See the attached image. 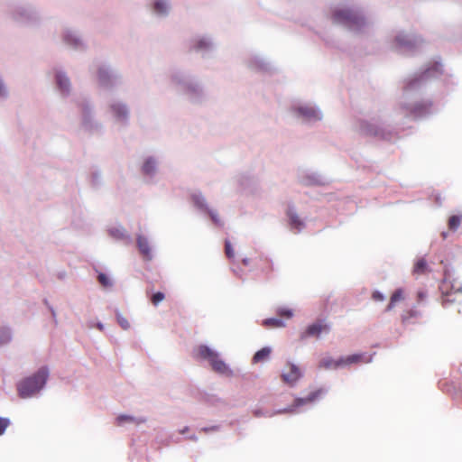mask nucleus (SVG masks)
Returning <instances> with one entry per match:
<instances>
[{
    "label": "nucleus",
    "mask_w": 462,
    "mask_h": 462,
    "mask_svg": "<svg viewBox=\"0 0 462 462\" xmlns=\"http://www.w3.org/2000/svg\"><path fill=\"white\" fill-rule=\"evenodd\" d=\"M51 314L53 317H55L56 313H55L54 310H51Z\"/></svg>",
    "instance_id": "obj_50"
},
{
    "label": "nucleus",
    "mask_w": 462,
    "mask_h": 462,
    "mask_svg": "<svg viewBox=\"0 0 462 462\" xmlns=\"http://www.w3.org/2000/svg\"><path fill=\"white\" fill-rule=\"evenodd\" d=\"M56 89L62 97H67L72 91L70 79L61 69H53Z\"/></svg>",
    "instance_id": "obj_11"
},
{
    "label": "nucleus",
    "mask_w": 462,
    "mask_h": 462,
    "mask_svg": "<svg viewBox=\"0 0 462 462\" xmlns=\"http://www.w3.org/2000/svg\"><path fill=\"white\" fill-rule=\"evenodd\" d=\"M289 217L291 228L300 231L303 227V222L299 218V217L296 214L289 212Z\"/></svg>",
    "instance_id": "obj_25"
},
{
    "label": "nucleus",
    "mask_w": 462,
    "mask_h": 462,
    "mask_svg": "<svg viewBox=\"0 0 462 462\" xmlns=\"http://www.w3.org/2000/svg\"><path fill=\"white\" fill-rule=\"evenodd\" d=\"M106 115L116 125L125 126L129 123L130 109L125 102L118 98H112L108 101L106 109Z\"/></svg>",
    "instance_id": "obj_3"
},
{
    "label": "nucleus",
    "mask_w": 462,
    "mask_h": 462,
    "mask_svg": "<svg viewBox=\"0 0 462 462\" xmlns=\"http://www.w3.org/2000/svg\"><path fill=\"white\" fill-rule=\"evenodd\" d=\"M98 282L104 288H111L113 286L112 280L105 273H100L97 276Z\"/></svg>",
    "instance_id": "obj_30"
},
{
    "label": "nucleus",
    "mask_w": 462,
    "mask_h": 462,
    "mask_svg": "<svg viewBox=\"0 0 462 462\" xmlns=\"http://www.w3.org/2000/svg\"><path fill=\"white\" fill-rule=\"evenodd\" d=\"M108 235L116 241H122L126 245L131 244V236L122 226H113L108 228Z\"/></svg>",
    "instance_id": "obj_13"
},
{
    "label": "nucleus",
    "mask_w": 462,
    "mask_h": 462,
    "mask_svg": "<svg viewBox=\"0 0 462 462\" xmlns=\"http://www.w3.org/2000/svg\"><path fill=\"white\" fill-rule=\"evenodd\" d=\"M97 328L99 329L100 331H103L104 330V325L101 323V322H97V325H96Z\"/></svg>",
    "instance_id": "obj_46"
},
{
    "label": "nucleus",
    "mask_w": 462,
    "mask_h": 462,
    "mask_svg": "<svg viewBox=\"0 0 462 462\" xmlns=\"http://www.w3.org/2000/svg\"><path fill=\"white\" fill-rule=\"evenodd\" d=\"M271 353V348L269 347H262V360L265 357H268Z\"/></svg>",
    "instance_id": "obj_41"
},
{
    "label": "nucleus",
    "mask_w": 462,
    "mask_h": 462,
    "mask_svg": "<svg viewBox=\"0 0 462 462\" xmlns=\"http://www.w3.org/2000/svg\"><path fill=\"white\" fill-rule=\"evenodd\" d=\"M429 271L427 262L424 258H420L416 261L413 266V273L421 275Z\"/></svg>",
    "instance_id": "obj_23"
},
{
    "label": "nucleus",
    "mask_w": 462,
    "mask_h": 462,
    "mask_svg": "<svg viewBox=\"0 0 462 462\" xmlns=\"http://www.w3.org/2000/svg\"><path fill=\"white\" fill-rule=\"evenodd\" d=\"M9 97V89L8 87L3 79V77L0 75V97L3 99H6Z\"/></svg>",
    "instance_id": "obj_31"
},
{
    "label": "nucleus",
    "mask_w": 462,
    "mask_h": 462,
    "mask_svg": "<svg viewBox=\"0 0 462 462\" xmlns=\"http://www.w3.org/2000/svg\"><path fill=\"white\" fill-rule=\"evenodd\" d=\"M50 373H51L50 368L46 365H42L38 369L37 373L34 375H40V376L49 375Z\"/></svg>",
    "instance_id": "obj_36"
},
{
    "label": "nucleus",
    "mask_w": 462,
    "mask_h": 462,
    "mask_svg": "<svg viewBox=\"0 0 462 462\" xmlns=\"http://www.w3.org/2000/svg\"><path fill=\"white\" fill-rule=\"evenodd\" d=\"M191 198H192V201H193L194 205L197 208H199V209L205 210L209 215V217H211V219H212V221L214 222L215 225H217L218 226H223V222L219 218L217 211L209 209L208 208L207 203H206V199L202 196L201 193H199V192L193 193Z\"/></svg>",
    "instance_id": "obj_12"
},
{
    "label": "nucleus",
    "mask_w": 462,
    "mask_h": 462,
    "mask_svg": "<svg viewBox=\"0 0 462 462\" xmlns=\"http://www.w3.org/2000/svg\"><path fill=\"white\" fill-rule=\"evenodd\" d=\"M45 384V377H24L17 384L21 398H29L37 393Z\"/></svg>",
    "instance_id": "obj_8"
},
{
    "label": "nucleus",
    "mask_w": 462,
    "mask_h": 462,
    "mask_svg": "<svg viewBox=\"0 0 462 462\" xmlns=\"http://www.w3.org/2000/svg\"><path fill=\"white\" fill-rule=\"evenodd\" d=\"M9 425V420L7 419H2L0 418V435H2L7 426Z\"/></svg>",
    "instance_id": "obj_37"
},
{
    "label": "nucleus",
    "mask_w": 462,
    "mask_h": 462,
    "mask_svg": "<svg viewBox=\"0 0 462 462\" xmlns=\"http://www.w3.org/2000/svg\"><path fill=\"white\" fill-rule=\"evenodd\" d=\"M396 42H398V44H400V45H406V44H408V43H409L407 41H404V39H402V37H401V36H398V37L396 38Z\"/></svg>",
    "instance_id": "obj_44"
},
{
    "label": "nucleus",
    "mask_w": 462,
    "mask_h": 462,
    "mask_svg": "<svg viewBox=\"0 0 462 462\" xmlns=\"http://www.w3.org/2000/svg\"><path fill=\"white\" fill-rule=\"evenodd\" d=\"M12 339V333L9 328H4L0 329V346L9 343Z\"/></svg>",
    "instance_id": "obj_27"
},
{
    "label": "nucleus",
    "mask_w": 462,
    "mask_h": 462,
    "mask_svg": "<svg viewBox=\"0 0 462 462\" xmlns=\"http://www.w3.org/2000/svg\"><path fill=\"white\" fill-rule=\"evenodd\" d=\"M171 82L177 91L185 94L193 103L200 102L205 97L202 86L182 72L173 73L171 76Z\"/></svg>",
    "instance_id": "obj_1"
},
{
    "label": "nucleus",
    "mask_w": 462,
    "mask_h": 462,
    "mask_svg": "<svg viewBox=\"0 0 462 462\" xmlns=\"http://www.w3.org/2000/svg\"><path fill=\"white\" fill-rule=\"evenodd\" d=\"M97 79L100 87L109 89L121 81L120 75L106 64H100L97 69Z\"/></svg>",
    "instance_id": "obj_9"
},
{
    "label": "nucleus",
    "mask_w": 462,
    "mask_h": 462,
    "mask_svg": "<svg viewBox=\"0 0 462 462\" xmlns=\"http://www.w3.org/2000/svg\"><path fill=\"white\" fill-rule=\"evenodd\" d=\"M319 366L327 369H337L342 367L341 359L338 358L335 360L330 356H325L319 361Z\"/></svg>",
    "instance_id": "obj_21"
},
{
    "label": "nucleus",
    "mask_w": 462,
    "mask_h": 462,
    "mask_svg": "<svg viewBox=\"0 0 462 462\" xmlns=\"http://www.w3.org/2000/svg\"><path fill=\"white\" fill-rule=\"evenodd\" d=\"M254 363H258L260 361V350L256 351L253 357Z\"/></svg>",
    "instance_id": "obj_45"
},
{
    "label": "nucleus",
    "mask_w": 462,
    "mask_h": 462,
    "mask_svg": "<svg viewBox=\"0 0 462 462\" xmlns=\"http://www.w3.org/2000/svg\"><path fill=\"white\" fill-rule=\"evenodd\" d=\"M117 425H122L125 422H134V423H141L143 422L144 420H137L134 417L128 416V415H120L116 418Z\"/></svg>",
    "instance_id": "obj_28"
},
{
    "label": "nucleus",
    "mask_w": 462,
    "mask_h": 462,
    "mask_svg": "<svg viewBox=\"0 0 462 462\" xmlns=\"http://www.w3.org/2000/svg\"><path fill=\"white\" fill-rule=\"evenodd\" d=\"M329 331V326L328 324H325L322 321H318L316 323H313L310 325L304 334L302 335V337H319V335L322 332H328Z\"/></svg>",
    "instance_id": "obj_16"
},
{
    "label": "nucleus",
    "mask_w": 462,
    "mask_h": 462,
    "mask_svg": "<svg viewBox=\"0 0 462 462\" xmlns=\"http://www.w3.org/2000/svg\"><path fill=\"white\" fill-rule=\"evenodd\" d=\"M197 355L203 359L208 360L213 370L218 374L233 373L223 360L219 358L218 353L207 346H199L197 348Z\"/></svg>",
    "instance_id": "obj_7"
},
{
    "label": "nucleus",
    "mask_w": 462,
    "mask_h": 462,
    "mask_svg": "<svg viewBox=\"0 0 462 462\" xmlns=\"http://www.w3.org/2000/svg\"><path fill=\"white\" fill-rule=\"evenodd\" d=\"M164 299V294L162 292H156L152 297V302L153 305H158Z\"/></svg>",
    "instance_id": "obj_34"
},
{
    "label": "nucleus",
    "mask_w": 462,
    "mask_h": 462,
    "mask_svg": "<svg viewBox=\"0 0 462 462\" xmlns=\"http://www.w3.org/2000/svg\"><path fill=\"white\" fill-rule=\"evenodd\" d=\"M462 222V215H453L448 220V226L450 231H456Z\"/></svg>",
    "instance_id": "obj_24"
},
{
    "label": "nucleus",
    "mask_w": 462,
    "mask_h": 462,
    "mask_svg": "<svg viewBox=\"0 0 462 462\" xmlns=\"http://www.w3.org/2000/svg\"><path fill=\"white\" fill-rule=\"evenodd\" d=\"M246 66L250 70L258 72L260 69V60L257 55H254L251 58H249L246 60Z\"/></svg>",
    "instance_id": "obj_26"
},
{
    "label": "nucleus",
    "mask_w": 462,
    "mask_h": 462,
    "mask_svg": "<svg viewBox=\"0 0 462 462\" xmlns=\"http://www.w3.org/2000/svg\"><path fill=\"white\" fill-rule=\"evenodd\" d=\"M372 299L375 301L384 300V296L378 291H374L372 294Z\"/></svg>",
    "instance_id": "obj_38"
},
{
    "label": "nucleus",
    "mask_w": 462,
    "mask_h": 462,
    "mask_svg": "<svg viewBox=\"0 0 462 462\" xmlns=\"http://www.w3.org/2000/svg\"><path fill=\"white\" fill-rule=\"evenodd\" d=\"M236 180L241 188L247 189L256 182V175L245 171L239 174Z\"/></svg>",
    "instance_id": "obj_17"
},
{
    "label": "nucleus",
    "mask_w": 462,
    "mask_h": 462,
    "mask_svg": "<svg viewBox=\"0 0 462 462\" xmlns=\"http://www.w3.org/2000/svg\"><path fill=\"white\" fill-rule=\"evenodd\" d=\"M170 8L171 5L167 0H155L153 3V12L158 15H166Z\"/></svg>",
    "instance_id": "obj_20"
},
{
    "label": "nucleus",
    "mask_w": 462,
    "mask_h": 462,
    "mask_svg": "<svg viewBox=\"0 0 462 462\" xmlns=\"http://www.w3.org/2000/svg\"><path fill=\"white\" fill-rule=\"evenodd\" d=\"M116 319L123 329L127 330L130 328V323L127 319L123 317L119 312L116 313Z\"/></svg>",
    "instance_id": "obj_33"
},
{
    "label": "nucleus",
    "mask_w": 462,
    "mask_h": 462,
    "mask_svg": "<svg viewBox=\"0 0 462 462\" xmlns=\"http://www.w3.org/2000/svg\"><path fill=\"white\" fill-rule=\"evenodd\" d=\"M136 244L140 254L145 260L152 259V248L147 237L138 235L136 237Z\"/></svg>",
    "instance_id": "obj_15"
},
{
    "label": "nucleus",
    "mask_w": 462,
    "mask_h": 462,
    "mask_svg": "<svg viewBox=\"0 0 462 462\" xmlns=\"http://www.w3.org/2000/svg\"><path fill=\"white\" fill-rule=\"evenodd\" d=\"M417 297H418V301L420 302L426 298V294L424 291H418Z\"/></svg>",
    "instance_id": "obj_42"
},
{
    "label": "nucleus",
    "mask_w": 462,
    "mask_h": 462,
    "mask_svg": "<svg viewBox=\"0 0 462 462\" xmlns=\"http://www.w3.org/2000/svg\"><path fill=\"white\" fill-rule=\"evenodd\" d=\"M369 133H370V134H374V135H377L378 134V133L376 131L375 132H369Z\"/></svg>",
    "instance_id": "obj_48"
},
{
    "label": "nucleus",
    "mask_w": 462,
    "mask_h": 462,
    "mask_svg": "<svg viewBox=\"0 0 462 462\" xmlns=\"http://www.w3.org/2000/svg\"><path fill=\"white\" fill-rule=\"evenodd\" d=\"M157 170V161L153 157H148L144 160L142 171L145 176L152 177Z\"/></svg>",
    "instance_id": "obj_19"
},
{
    "label": "nucleus",
    "mask_w": 462,
    "mask_h": 462,
    "mask_svg": "<svg viewBox=\"0 0 462 462\" xmlns=\"http://www.w3.org/2000/svg\"><path fill=\"white\" fill-rule=\"evenodd\" d=\"M412 82H409L407 88H411Z\"/></svg>",
    "instance_id": "obj_49"
},
{
    "label": "nucleus",
    "mask_w": 462,
    "mask_h": 462,
    "mask_svg": "<svg viewBox=\"0 0 462 462\" xmlns=\"http://www.w3.org/2000/svg\"><path fill=\"white\" fill-rule=\"evenodd\" d=\"M225 250H226V254L228 258H233L234 257V250L232 248V245L231 244L228 242V241H226V245H225Z\"/></svg>",
    "instance_id": "obj_35"
},
{
    "label": "nucleus",
    "mask_w": 462,
    "mask_h": 462,
    "mask_svg": "<svg viewBox=\"0 0 462 462\" xmlns=\"http://www.w3.org/2000/svg\"><path fill=\"white\" fill-rule=\"evenodd\" d=\"M405 298L404 291L402 289H397L391 296L390 302L386 307V311L392 310L397 302L403 300Z\"/></svg>",
    "instance_id": "obj_22"
},
{
    "label": "nucleus",
    "mask_w": 462,
    "mask_h": 462,
    "mask_svg": "<svg viewBox=\"0 0 462 462\" xmlns=\"http://www.w3.org/2000/svg\"><path fill=\"white\" fill-rule=\"evenodd\" d=\"M79 106L81 112V128L90 134L99 133L103 125L95 117L94 106L88 99L79 101Z\"/></svg>",
    "instance_id": "obj_4"
},
{
    "label": "nucleus",
    "mask_w": 462,
    "mask_h": 462,
    "mask_svg": "<svg viewBox=\"0 0 462 462\" xmlns=\"http://www.w3.org/2000/svg\"><path fill=\"white\" fill-rule=\"evenodd\" d=\"M10 14L14 21L22 23H36L41 18L39 11L30 4L14 5Z\"/></svg>",
    "instance_id": "obj_5"
},
{
    "label": "nucleus",
    "mask_w": 462,
    "mask_h": 462,
    "mask_svg": "<svg viewBox=\"0 0 462 462\" xmlns=\"http://www.w3.org/2000/svg\"><path fill=\"white\" fill-rule=\"evenodd\" d=\"M192 49H194L198 52L206 53L211 51L214 47V43L208 37L200 36L197 37L193 40Z\"/></svg>",
    "instance_id": "obj_14"
},
{
    "label": "nucleus",
    "mask_w": 462,
    "mask_h": 462,
    "mask_svg": "<svg viewBox=\"0 0 462 462\" xmlns=\"http://www.w3.org/2000/svg\"><path fill=\"white\" fill-rule=\"evenodd\" d=\"M66 276H67V273L65 271H61L57 273V278L59 280H64L66 278Z\"/></svg>",
    "instance_id": "obj_43"
},
{
    "label": "nucleus",
    "mask_w": 462,
    "mask_h": 462,
    "mask_svg": "<svg viewBox=\"0 0 462 462\" xmlns=\"http://www.w3.org/2000/svg\"><path fill=\"white\" fill-rule=\"evenodd\" d=\"M289 366H290L291 375H299L300 374V370L297 365H295L293 364H290Z\"/></svg>",
    "instance_id": "obj_40"
},
{
    "label": "nucleus",
    "mask_w": 462,
    "mask_h": 462,
    "mask_svg": "<svg viewBox=\"0 0 462 462\" xmlns=\"http://www.w3.org/2000/svg\"><path fill=\"white\" fill-rule=\"evenodd\" d=\"M340 359L342 367L368 362L365 356L363 354H354L346 357H340Z\"/></svg>",
    "instance_id": "obj_18"
},
{
    "label": "nucleus",
    "mask_w": 462,
    "mask_h": 462,
    "mask_svg": "<svg viewBox=\"0 0 462 462\" xmlns=\"http://www.w3.org/2000/svg\"><path fill=\"white\" fill-rule=\"evenodd\" d=\"M442 293V305L447 307L451 303L462 302V283L452 277L448 272H445L443 281L440 284Z\"/></svg>",
    "instance_id": "obj_2"
},
{
    "label": "nucleus",
    "mask_w": 462,
    "mask_h": 462,
    "mask_svg": "<svg viewBox=\"0 0 462 462\" xmlns=\"http://www.w3.org/2000/svg\"><path fill=\"white\" fill-rule=\"evenodd\" d=\"M61 41L66 46L74 51H83L88 48L85 40L79 32L72 28L67 27L62 30Z\"/></svg>",
    "instance_id": "obj_10"
},
{
    "label": "nucleus",
    "mask_w": 462,
    "mask_h": 462,
    "mask_svg": "<svg viewBox=\"0 0 462 462\" xmlns=\"http://www.w3.org/2000/svg\"><path fill=\"white\" fill-rule=\"evenodd\" d=\"M263 325L269 328H279L283 326V322L280 319H267L263 321Z\"/></svg>",
    "instance_id": "obj_32"
},
{
    "label": "nucleus",
    "mask_w": 462,
    "mask_h": 462,
    "mask_svg": "<svg viewBox=\"0 0 462 462\" xmlns=\"http://www.w3.org/2000/svg\"><path fill=\"white\" fill-rule=\"evenodd\" d=\"M416 315H417V312H416V311H414V310H409V311H407V312H405V313H403V314H402V321H403V322H405V321H407L410 318L414 317V316H416Z\"/></svg>",
    "instance_id": "obj_39"
},
{
    "label": "nucleus",
    "mask_w": 462,
    "mask_h": 462,
    "mask_svg": "<svg viewBox=\"0 0 462 462\" xmlns=\"http://www.w3.org/2000/svg\"><path fill=\"white\" fill-rule=\"evenodd\" d=\"M334 23L342 24L349 29L359 28L364 24L363 18L356 12L349 9H338L333 13Z\"/></svg>",
    "instance_id": "obj_6"
},
{
    "label": "nucleus",
    "mask_w": 462,
    "mask_h": 462,
    "mask_svg": "<svg viewBox=\"0 0 462 462\" xmlns=\"http://www.w3.org/2000/svg\"><path fill=\"white\" fill-rule=\"evenodd\" d=\"M298 112L300 116L307 119L316 117V111L311 107H299Z\"/></svg>",
    "instance_id": "obj_29"
},
{
    "label": "nucleus",
    "mask_w": 462,
    "mask_h": 462,
    "mask_svg": "<svg viewBox=\"0 0 462 462\" xmlns=\"http://www.w3.org/2000/svg\"><path fill=\"white\" fill-rule=\"evenodd\" d=\"M284 314L287 316V318H290L292 315L290 310H287Z\"/></svg>",
    "instance_id": "obj_47"
}]
</instances>
